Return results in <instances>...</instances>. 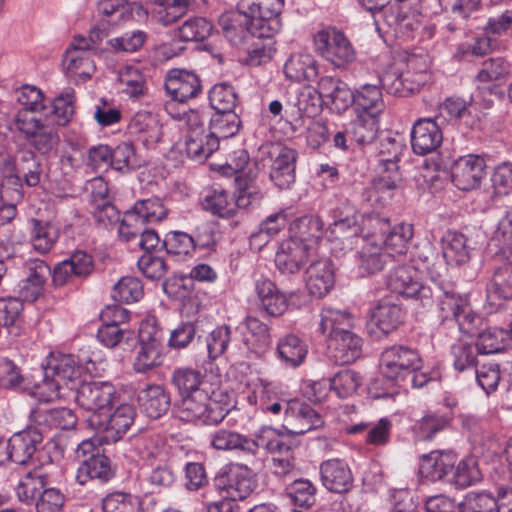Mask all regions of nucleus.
<instances>
[{
    "label": "nucleus",
    "instance_id": "f257e3e1",
    "mask_svg": "<svg viewBox=\"0 0 512 512\" xmlns=\"http://www.w3.org/2000/svg\"><path fill=\"white\" fill-rule=\"evenodd\" d=\"M417 258L422 262L419 269L425 270L430 281L438 293L439 316L442 321H452L459 325L465 332H472L475 317L472 313L469 297L457 289V285L443 278L436 266L437 254L431 246L424 247L417 253Z\"/></svg>",
    "mask_w": 512,
    "mask_h": 512
},
{
    "label": "nucleus",
    "instance_id": "f03ea898",
    "mask_svg": "<svg viewBox=\"0 0 512 512\" xmlns=\"http://www.w3.org/2000/svg\"><path fill=\"white\" fill-rule=\"evenodd\" d=\"M297 153L295 150L266 143L259 147L254 157L257 171L269 169L270 181L279 189H290L296 179Z\"/></svg>",
    "mask_w": 512,
    "mask_h": 512
},
{
    "label": "nucleus",
    "instance_id": "7ed1b4c3",
    "mask_svg": "<svg viewBox=\"0 0 512 512\" xmlns=\"http://www.w3.org/2000/svg\"><path fill=\"white\" fill-rule=\"evenodd\" d=\"M81 367L71 354L52 357L44 367V380L38 393L45 401L63 397L64 389L75 390L81 383Z\"/></svg>",
    "mask_w": 512,
    "mask_h": 512
},
{
    "label": "nucleus",
    "instance_id": "20e7f679",
    "mask_svg": "<svg viewBox=\"0 0 512 512\" xmlns=\"http://www.w3.org/2000/svg\"><path fill=\"white\" fill-rule=\"evenodd\" d=\"M386 284L391 292L414 300L424 309L431 308L435 302L438 303L435 286L423 284L417 278V271L413 266L395 267L388 273Z\"/></svg>",
    "mask_w": 512,
    "mask_h": 512
},
{
    "label": "nucleus",
    "instance_id": "39448f33",
    "mask_svg": "<svg viewBox=\"0 0 512 512\" xmlns=\"http://www.w3.org/2000/svg\"><path fill=\"white\" fill-rule=\"evenodd\" d=\"M230 408L212 399L208 392H196L181 399L177 417L184 422L208 426L220 424L229 414Z\"/></svg>",
    "mask_w": 512,
    "mask_h": 512
},
{
    "label": "nucleus",
    "instance_id": "423d86ee",
    "mask_svg": "<svg viewBox=\"0 0 512 512\" xmlns=\"http://www.w3.org/2000/svg\"><path fill=\"white\" fill-rule=\"evenodd\" d=\"M422 364L419 352L406 345L389 346L380 357L382 376L390 385H402L413 371L421 370Z\"/></svg>",
    "mask_w": 512,
    "mask_h": 512
},
{
    "label": "nucleus",
    "instance_id": "0eeeda50",
    "mask_svg": "<svg viewBox=\"0 0 512 512\" xmlns=\"http://www.w3.org/2000/svg\"><path fill=\"white\" fill-rule=\"evenodd\" d=\"M43 442V433L37 426H27L0 441V465L7 462L28 466L34 464V456Z\"/></svg>",
    "mask_w": 512,
    "mask_h": 512
},
{
    "label": "nucleus",
    "instance_id": "6e6552de",
    "mask_svg": "<svg viewBox=\"0 0 512 512\" xmlns=\"http://www.w3.org/2000/svg\"><path fill=\"white\" fill-rule=\"evenodd\" d=\"M284 0H240L239 9L252 20L253 37L273 38L281 29Z\"/></svg>",
    "mask_w": 512,
    "mask_h": 512
},
{
    "label": "nucleus",
    "instance_id": "1a4fd4ad",
    "mask_svg": "<svg viewBox=\"0 0 512 512\" xmlns=\"http://www.w3.org/2000/svg\"><path fill=\"white\" fill-rule=\"evenodd\" d=\"M163 332L155 320L142 321L138 331V346L133 367L144 373L160 366L163 361Z\"/></svg>",
    "mask_w": 512,
    "mask_h": 512
},
{
    "label": "nucleus",
    "instance_id": "9d476101",
    "mask_svg": "<svg viewBox=\"0 0 512 512\" xmlns=\"http://www.w3.org/2000/svg\"><path fill=\"white\" fill-rule=\"evenodd\" d=\"M314 44L316 51L336 68H345L356 59L351 42L340 30L319 31L314 37Z\"/></svg>",
    "mask_w": 512,
    "mask_h": 512
},
{
    "label": "nucleus",
    "instance_id": "9b49d317",
    "mask_svg": "<svg viewBox=\"0 0 512 512\" xmlns=\"http://www.w3.org/2000/svg\"><path fill=\"white\" fill-rule=\"evenodd\" d=\"M75 390L77 404L94 413L109 410L118 399L116 387L109 381L81 382Z\"/></svg>",
    "mask_w": 512,
    "mask_h": 512
},
{
    "label": "nucleus",
    "instance_id": "f8f14e48",
    "mask_svg": "<svg viewBox=\"0 0 512 512\" xmlns=\"http://www.w3.org/2000/svg\"><path fill=\"white\" fill-rule=\"evenodd\" d=\"M188 133L185 138V151L189 158L204 162L219 148L218 140L206 132L200 115L192 112L187 119Z\"/></svg>",
    "mask_w": 512,
    "mask_h": 512
},
{
    "label": "nucleus",
    "instance_id": "ddd939ff",
    "mask_svg": "<svg viewBox=\"0 0 512 512\" xmlns=\"http://www.w3.org/2000/svg\"><path fill=\"white\" fill-rule=\"evenodd\" d=\"M284 428L295 435H303L323 426L324 421L319 412L311 405L294 399L285 402Z\"/></svg>",
    "mask_w": 512,
    "mask_h": 512
},
{
    "label": "nucleus",
    "instance_id": "4468645a",
    "mask_svg": "<svg viewBox=\"0 0 512 512\" xmlns=\"http://www.w3.org/2000/svg\"><path fill=\"white\" fill-rule=\"evenodd\" d=\"M311 244L296 238L284 240L275 255V265L283 275L299 273L306 265L311 254Z\"/></svg>",
    "mask_w": 512,
    "mask_h": 512
},
{
    "label": "nucleus",
    "instance_id": "2eb2a0df",
    "mask_svg": "<svg viewBox=\"0 0 512 512\" xmlns=\"http://www.w3.org/2000/svg\"><path fill=\"white\" fill-rule=\"evenodd\" d=\"M483 157L469 154L460 157L452 166V182L462 191L478 188L486 175Z\"/></svg>",
    "mask_w": 512,
    "mask_h": 512
},
{
    "label": "nucleus",
    "instance_id": "dca6fc26",
    "mask_svg": "<svg viewBox=\"0 0 512 512\" xmlns=\"http://www.w3.org/2000/svg\"><path fill=\"white\" fill-rule=\"evenodd\" d=\"M215 485L226 492L224 498L236 502L246 499L255 490L257 484L251 470L246 466H234L226 475L216 478Z\"/></svg>",
    "mask_w": 512,
    "mask_h": 512
},
{
    "label": "nucleus",
    "instance_id": "f3484780",
    "mask_svg": "<svg viewBox=\"0 0 512 512\" xmlns=\"http://www.w3.org/2000/svg\"><path fill=\"white\" fill-rule=\"evenodd\" d=\"M164 87L171 99L180 103L196 98L202 91L199 76L185 69L170 70L167 73Z\"/></svg>",
    "mask_w": 512,
    "mask_h": 512
},
{
    "label": "nucleus",
    "instance_id": "a211bd4d",
    "mask_svg": "<svg viewBox=\"0 0 512 512\" xmlns=\"http://www.w3.org/2000/svg\"><path fill=\"white\" fill-rule=\"evenodd\" d=\"M426 80L427 75L425 74L412 73L411 70L401 71L395 67H390L379 76L383 89L399 97H407L419 91Z\"/></svg>",
    "mask_w": 512,
    "mask_h": 512
},
{
    "label": "nucleus",
    "instance_id": "6ab92c4d",
    "mask_svg": "<svg viewBox=\"0 0 512 512\" xmlns=\"http://www.w3.org/2000/svg\"><path fill=\"white\" fill-rule=\"evenodd\" d=\"M437 118L418 119L411 130V147L417 155H427L436 151L442 141L443 133Z\"/></svg>",
    "mask_w": 512,
    "mask_h": 512
},
{
    "label": "nucleus",
    "instance_id": "aec40b11",
    "mask_svg": "<svg viewBox=\"0 0 512 512\" xmlns=\"http://www.w3.org/2000/svg\"><path fill=\"white\" fill-rule=\"evenodd\" d=\"M457 463V455L451 450H434L422 455L419 473L422 478L435 482L448 479Z\"/></svg>",
    "mask_w": 512,
    "mask_h": 512
},
{
    "label": "nucleus",
    "instance_id": "412c9836",
    "mask_svg": "<svg viewBox=\"0 0 512 512\" xmlns=\"http://www.w3.org/2000/svg\"><path fill=\"white\" fill-rule=\"evenodd\" d=\"M136 416L135 408L130 404H121L116 410L100 420V415H93L90 422L99 430L107 433V438L117 441L129 430Z\"/></svg>",
    "mask_w": 512,
    "mask_h": 512
},
{
    "label": "nucleus",
    "instance_id": "4be33fe9",
    "mask_svg": "<svg viewBox=\"0 0 512 512\" xmlns=\"http://www.w3.org/2000/svg\"><path fill=\"white\" fill-rule=\"evenodd\" d=\"M322 485L330 492L343 494L353 486V475L348 464L340 459H329L320 464Z\"/></svg>",
    "mask_w": 512,
    "mask_h": 512
},
{
    "label": "nucleus",
    "instance_id": "5701e85b",
    "mask_svg": "<svg viewBox=\"0 0 512 512\" xmlns=\"http://www.w3.org/2000/svg\"><path fill=\"white\" fill-rule=\"evenodd\" d=\"M128 311L121 306H107L100 316L103 325L99 327L97 332L98 340L108 348L116 347L120 341L128 334V331L119 327V322L128 319Z\"/></svg>",
    "mask_w": 512,
    "mask_h": 512
},
{
    "label": "nucleus",
    "instance_id": "b1692460",
    "mask_svg": "<svg viewBox=\"0 0 512 512\" xmlns=\"http://www.w3.org/2000/svg\"><path fill=\"white\" fill-rule=\"evenodd\" d=\"M255 293L259 309L268 316H281L288 308L286 295L268 278L256 280Z\"/></svg>",
    "mask_w": 512,
    "mask_h": 512
},
{
    "label": "nucleus",
    "instance_id": "393cba45",
    "mask_svg": "<svg viewBox=\"0 0 512 512\" xmlns=\"http://www.w3.org/2000/svg\"><path fill=\"white\" fill-rule=\"evenodd\" d=\"M334 283V268L330 259H319L307 268L306 286L312 296L324 297L334 287Z\"/></svg>",
    "mask_w": 512,
    "mask_h": 512
},
{
    "label": "nucleus",
    "instance_id": "a878e982",
    "mask_svg": "<svg viewBox=\"0 0 512 512\" xmlns=\"http://www.w3.org/2000/svg\"><path fill=\"white\" fill-rule=\"evenodd\" d=\"M404 317L405 311L401 305L383 298L371 309L370 324L377 327L383 335H388L399 328Z\"/></svg>",
    "mask_w": 512,
    "mask_h": 512
},
{
    "label": "nucleus",
    "instance_id": "bb28decb",
    "mask_svg": "<svg viewBox=\"0 0 512 512\" xmlns=\"http://www.w3.org/2000/svg\"><path fill=\"white\" fill-rule=\"evenodd\" d=\"M137 401L140 410L149 418L158 419L170 408L169 392L161 385L149 384L139 390Z\"/></svg>",
    "mask_w": 512,
    "mask_h": 512
},
{
    "label": "nucleus",
    "instance_id": "cd10ccee",
    "mask_svg": "<svg viewBox=\"0 0 512 512\" xmlns=\"http://www.w3.org/2000/svg\"><path fill=\"white\" fill-rule=\"evenodd\" d=\"M64 63L71 76H79L83 80L89 79L95 71V64L91 58L90 45L87 40L75 39L72 49L66 52Z\"/></svg>",
    "mask_w": 512,
    "mask_h": 512
},
{
    "label": "nucleus",
    "instance_id": "c85d7f7f",
    "mask_svg": "<svg viewBox=\"0 0 512 512\" xmlns=\"http://www.w3.org/2000/svg\"><path fill=\"white\" fill-rule=\"evenodd\" d=\"M328 343L333 358L342 365L354 362L362 352V338L351 330H342Z\"/></svg>",
    "mask_w": 512,
    "mask_h": 512
},
{
    "label": "nucleus",
    "instance_id": "c756f323",
    "mask_svg": "<svg viewBox=\"0 0 512 512\" xmlns=\"http://www.w3.org/2000/svg\"><path fill=\"white\" fill-rule=\"evenodd\" d=\"M442 254L447 265L461 266L467 264L471 259V248L467 244L464 234L448 230L442 236Z\"/></svg>",
    "mask_w": 512,
    "mask_h": 512
},
{
    "label": "nucleus",
    "instance_id": "7c9ffc66",
    "mask_svg": "<svg viewBox=\"0 0 512 512\" xmlns=\"http://www.w3.org/2000/svg\"><path fill=\"white\" fill-rule=\"evenodd\" d=\"M113 477L114 471L111 468L110 460L102 453L82 460L75 475V479L80 485H85L90 480L106 483Z\"/></svg>",
    "mask_w": 512,
    "mask_h": 512
},
{
    "label": "nucleus",
    "instance_id": "2f4dec72",
    "mask_svg": "<svg viewBox=\"0 0 512 512\" xmlns=\"http://www.w3.org/2000/svg\"><path fill=\"white\" fill-rule=\"evenodd\" d=\"M308 354L307 344L297 335L288 333L281 336L276 345V356L286 367H299Z\"/></svg>",
    "mask_w": 512,
    "mask_h": 512
},
{
    "label": "nucleus",
    "instance_id": "473e14b6",
    "mask_svg": "<svg viewBox=\"0 0 512 512\" xmlns=\"http://www.w3.org/2000/svg\"><path fill=\"white\" fill-rule=\"evenodd\" d=\"M219 25L225 37L234 45L241 43L249 34L253 36L252 20L238 6L236 11L222 14Z\"/></svg>",
    "mask_w": 512,
    "mask_h": 512
},
{
    "label": "nucleus",
    "instance_id": "72a5a7b5",
    "mask_svg": "<svg viewBox=\"0 0 512 512\" xmlns=\"http://www.w3.org/2000/svg\"><path fill=\"white\" fill-rule=\"evenodd\" d=\"M13 173L27 187H37L44 175L43 163L32 150H21L14 162Z\"/></svg>",
    "mask_w": 512,
    "mask_h": 512
},
{
    "label": "nucleus",
    "instance_id": "f704fd0d",
    "mask_svg": "<svg viewBox=\"0 0 512 512\" xmlns=\"http://www.w3.org/2000/svg\"><path fill=\"white\" fill-rule=\"evenodd\" d=\"M284 73L292 81L312 82L318 77V65L309 54H293L284 65Z\"/></svg>",
    "mask_w": 512,
    "mask_h": 512
},
{
    "label": "nucleus",
    "instance_id": "c9c22d12",
    "mask_svg": "<svg viewBox=\"0 0 512 512\" xmlns=\"http://www.w3.org/2000/svg\"><path fill=\"white\" fill-rule=\"evenodd\" d=\"M475 321L473 323L474 327L472 332H466V334H470L472 336H477L476 340V348L477 352L480 355H489V354H496L499 352H502L505 349L506 346V333L503 329L492 327L487 328L479 333L476 331V322L480 321V318L475 315V313L472 311ZM458 328H460L458 326ZM462 333H465V331H462L459 329Z\"/></svg>",
    "mask_w": 512,
    "mask_h": 512
},
{
    "label": "nucleus",
    "instance_id": "e433bc0d",
    "mask_svg": "<svg viewBox=\"0 0 512 512\" xmlns=\"http://www.w3.org/2000/svg\"><path fill=\"white\" fill-rule=\"evenodd\" d=\"M29 235L33 249L40 253H48L56 243L58 229L49 221L32 218L29 220Z\"/></svg>",
    "mask_w": 512,
    "mask_h": 512
},
{
    "label": "nucleus",
    "instance_id": "4c0bfd02",
    "mask_svg": "<svg viewBox=\"0 0 512 512\" xmlns=\"http://www.w3.org/2000/svg\"><path fill=\"white\" fill-rule=\"evenodd\" d=\"M203 209L221 218L233 217L238 206L236 198L223 189L208 190L202 200Z\"/></svg>",
    "mask_w": 512,
    "mask_h": 512
},
{
    "label": "nucleus",
    "instance_id": "58836bf2",
    "mask_svg": "<svg viewBox=\"0 0 512 512\" xmlns=\"http://www.w3.org/2000/svg\"><path fill=\"white\" fill-rule=\"evenodd\" d=\"M346 124L348 125L346 132L358 145L371 143L379 130L378 117L368 113L359 112L355 119Z\"/></svg>",
    "mask_w": 512,
    "mask_h": 512
},
{
    "label": "nucleus",
    "instance_id": "ea45409f",
    "mask_svg": "<svg viewBox=\"0 0 512 512\" xmlns=\"http://www.w3.org/2000/svg\"><path fill=\"white\" fill-rule=\"evenodd\" d=\"M131 134L137 135L145 146L157 143L161 138L160 126L155 117L148 112H138L129 124Z\"/></svg>",
    "mask_w": 512,
    "mask_h": 512
},
{
    "label": "nucleus",
    "instance_id": "a19ab883",
    "mask_svg": "<svg viewBox=\"0 0 512 512\" xmlns=\"http://www.w3.org/2000/svg\"><path fill=\"white\" fill-rule=\"evenodd\" d=\"M379 84L381 83L379 82ZM381 88L383 87L377 84H364L356 90L354 103L361 113L373 114V116L379 117L384 111L385 104Z\"/></svg>",
    "mask_w": 512,
    "mask_h": 512
},
{
    "label": "nucleus",
    "instance_id": "79ce46f5",
    "mask_svg": "<svg viewBox=\"0 0 512 512\" xmlns=\"http://www.w3.org/2000/svg\"><path fill=\"white\" fill-rule=\"evenodd\" d=\"M32 417L38 425L62 430L71 429L77 423L73 411L65 407L35 411Z\"/></svg>",
    "mask_w": 512,
    "mask_h": 512
},
{
    "label": "nucleus",
    "instance_id": "37998d69",
    "mask_svg": "<svg viewBox=\"0 0 512 512\" xmlns=\"http://www.w3.org/2000/svg\"><path fill=\"white\" fill-rule=\"evenodd\" d=\"M413 237V228L411 225L398 224L390 226V231L386 233L380 247L384 246L388 257L394 255H404L408 249V243Z\"/></svg>",
    "mask_w": 512,
    "mask_h": 512
},
{
    "label": "nucleus",
    "instance_id": "c03bdc74",
    "mask_svg": "<svg viewBox=\"0 0 512 512\" xmlns=\"http://www.w3.org/2000/svg\"><path fill=\"white\" fill-rule=\"evenodd\" d=\"M74 101L75 92L70 89L57 96L51 106L43 110L45 112L44 114L46 117L50 118L51 123L58 126H65L71 121L74 115Z\"/></svg>",
    "mask_w": 512,
    "mask_h": 512
},
{
    "label": "nucleus",
    "instance_id": "a18cd8bd",
    "mask_svg": "<svg viewBox=\"0 0 512 512\" xmlns=\"http://www.w3.org/2000/svg\"><path fill=\"white\" fill-rule=\"evenodd\" d=\"M510 76V64L501 57L490 58L482 63L476 75L480 83H492L494 87L503 85Z\"/></svg>",
    "mask_w": 512,
    "mask_h": 512
},
{
    "label": "nucleus",
    "instance_id": "49530a36",
    "mask_svg": "<svg viewBox=\"0 0 512 512\" xmlns=\"http://www.w3.org/2000/svg\"><path fill=\"white\" fill-rule=\"evenodd\" d=\"M27 388L22 368L8 357H0V389L18 392Z\"/></svg>",
    "mask_w": 512,
    "mask_h": 512
},
{
    "label": "nucleus",
    "instance_id": "de8ad7c7",
    "mask_svg": "<svg viewBox=\"0 0 512 512\" xmlns=\"http://www.w3.org/2000/svg\"><path fill=\"white\" fill-rule=\"evenodd\" d=\"M401 182V173L399 166L391 163L389 168H381V174L374 178L370 188V196L378 195L376 200L390 199L393 191Z\"/></svg>",
    "mask_w": 512,
    "mask_h": 512
},
{
    "label": "nucleus",
    "instance_id": "09e8293b",
    "mask_svg": "<svg viewBox=\"0 0 512 512\" xmlns=\"http://www.w3.org/2000/svg\"><path fill=\"white\" fill-rule=\"evenodd\" d=\"M204 375L197 369L180 367L174 370L171 381L181 398L204 391L201 385Z\"/></svg>",
    "mask_w": 512,
    "mask_h": 512
},
{
    "label": "nucleus",
    "instance_id": "8fccbe9b",
    "mask_svg": "<svg viewBox=\"0 0 512 512\" xmlns=\"http://www.w3.org/2000/svg\"><path fill=\"white\" fill-rule=\"evenodd\" d=\"M316 491L310 480L299 478L287 485L285 495L295 507L308 509L316 502Z\"/></svg>",
    "mask_w": 512,
    "mask_h": 512
},
{
    "label": "nucleus",
    "instance_id": "3c124183",
    "mask_svg": "<svg viewBox=\"0 0 512 512\" xmlns=\"http://www.w3.org/2000/svg\"><path fill=\"white\" fill-rule=\"evenodd\" d=\"M481 472L475 458L468 457L462 459L454 466L452 475L447 482L453 484L456 488H467L481 480Z\"/></svg>",
    "mask_w": 512,
    "mask_h": 512
},
{
    "label": "nucleus",
    "instance_id": "603ef678",
    "mask_svg": "<svg viewBox=\"0 0 512 512\" xmlns=\"http://www.w3.org/2000/svg\"><path fill=\"white\" fill-rule=\"evenodd\" d=\"M46 487V477L41 474L28 472L17 484L15 491L18 500L26 505H35L37 497Z\"/></svg>",
    "mask_w": 512,
    "mask_h": 512
},
{
    "label": "nucleus",
    "instance_id": "864d4df0",
    "mask_svg": "<svg viewBox=\"0 0 512 512\" xmlns=\"http://www.w3.org/2000/svg\"><path fill=\"white\" fill-rule=\"evenodd\" d=\"M359 231L363 238L370 240L372 245H379L390 231V220L378 213H369L362 216Z\"/></svg>",
    "mask_w": 512,
    "mask_h": 512
},
{
    "label": "nucleus",
    "instance_id": "5fc2aeb1",
    "mask_svg": "<svg viewBox=\"0 0 512 512\" xmlns=\"http://www.w3.org/2000/svg\"><path fill=\"white\" fill-rule=\"evenodd\" d=\"M351 326L352 316L349 312L332 308L322 310L319 328L324 335H327L328 340L342 330H350Z\"/></svg>",
    "mask_w": 512,
    "mask_h": 512
},
{
    "label": "nucleus",
    "instance_id": "6e6d98bb",
    "mask_svg": "<svg viewBox=\"0 0 512 512\" xmlns=\"http://www.w3.org/2000/svg\"><path fill=\"white\" fill-rule=\"evenodd\" d=\"M240 118L235 111L215 112L210 119V134L218 141L236 135L240 128Z\"/></svg>",
    "mask_w": 512,
    "mask_h": 512
},
{
    "label": "nucleus",
    "instance_id": "4d7b16f0",
    "mask_svg": "<svg viewBox=\"0 0 512 512\" xmlns=\"http://www.w3.org/2000/svg\"><path fill=\"white\" fill-rule=\"evenodd\" d=\"M142 166L135 147L131 142H121L111 148V168L120 172H129Z\"/></svg>",
    "mask_w": 512,
    "mask_h": 512
},
{
    "label": "nucleus",
    "instance_id": "13d9d810",
    "mask_svg": "<svg viewBox=\"0 0 512 512\" xmlns=\"http://www.w3.org/2000/svg\"><path fill=\"white\" fill-rule=\"evenodd\" d=\"M118 80L122 85V92L130 98H139L146 94L148 88L146 78L139 68L126 66L119 72Z\"/></svg>",
    "mask_w": 512,
    "mask_h": 512
},
{
    "label": "nucleus",
    "instance_id": "bf43d9fd",
    "mask_svg": "<svg viewBox=\"0 0 512 512\" xmlns=\"http://www.w3.org/2000/svg\"><path fill=\"white\" fill-rule=\"evenodd\" d=\"M451 424L448 414L428 413L424 415L414 426L417 437L421 440H431L434 436L447 429Z\"/></svg>",
    "mask_w": 512,
    "mask_h": 512
},
{
    "label": "nucleus",
    "instance_id": "052dcab7",
    "mask_svg": "<svg viewBox=\"0 0 512 512\" xmlns=\"http://www.w3.org/2000/svg\"><path fill=\"white\" fill-rule=\"evenodd\" d=\"M499 497L495 498L492 493L469 492L458 505L459 512H493L499 511Z\"/></svg>",
    "mask_w": 512,
    "mask_h": 512
},
{
    "label": "nucleus",
    "instance_id": "680f3d73",
    "mask_svg": "<svg viewBox=\"0 0 512 512\" xmlns=\"http://www.w3.org/2000/svg\"><path fill=\"white\" fill-rule=\"evenodd\" d=\"M209 102L215 112L234 111L238 103V94L231 84L218 83L209 92Z\"/></svg>",
    "mask_w": 512,
    "mask_h": 512
},
{
    "label": "nucleus",
    "instance_id": "e2e57ef3",
    "mask_svg": "<svg viewBox=\"0 0 512 512\" xmlns=\"http://www.w3.org/2000/svg\"><path fill=\"white\" fill-rule=\"evenodd\" d=\"M210 445L218 451L238 450L246 454V435L220 428L211 434Z\"/></svg>",
    "mask_w": 512,
    "mask_h": 512
},
{
    "label": "nucleus",
    "instance_id": "0e129e2a",
    "mask_svg": "<svg viewBox=\"0 0 512 512\" xmlns=\"http://www.w3.org/2000/svg\"><path fill=\"white\" fill-rule=\"evenodd\" d=\"M104 512H142L139 497L126 492H113L102 500Z\"/></svg>",
    "mask_w": 512,
    "mask_h": 512
},
{
    "label": "nucleus",
    "instance_id": "69168bd1",
    "mask_svg": "<svg viewBox=\"0 0 512 512\" xmlns=\"http://www.w3.org/2000/svg\"><path fill=\"white\" fill-rule=\"evenodd\" d=\"M213 25L203 17H190L178 28L177 35L182 41H202L212 32Z\"/></svg>",
    "mask_w": 512,
    "mask_h": 512
},
{
    "label": "nucleus",
    "instance_id": "338daca9",
    "mask_svg": "<svg viewBox=\"0 0 512 512\" xmlns=\"http://www.w3.org/2000/svg\"><path fill=\"white\" fill-rule=\"evenodd\" d=\"M488 290L503 299H512V263L494 268Z\"/></svg>",
    "mask_w": 512,
    "mask_h": 512
},
{
    "label": "nucleus",
    "instance_id": "774afa93",
    "mask_svg": "<svg viewBox=\"0 0 512 512\" xmlns=\"http://www.w3.org/2000/svg\"><path fill=\"white\" fill-rule=\"evenodd\" d=\"M332 391L338 398L345 399L352 396L361 384L359 374L350 369L337 372L330 378Z\"/></svg>",
    "mask_w": 512,
    "mask_h": 512
}]
</instances>
